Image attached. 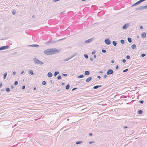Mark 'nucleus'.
I'll return each mask as SVG.
<instances>
[{
    "label": "nucleus",
    "instance_id": "f257e3e1",
    "mask_svg": "<svg viewBox=\"0 0 147 147\" xmlns=\"http://www.w3.org/2000/svg\"><path fill=\"white\" fill-rule=\"evenodd\" d=\"M44 53L47 55L53 54H54V52L53 51V49H49L45 50L44 51Z\"/></svg>",
    "mask_w": 147,
    "mask_h": 147
},
{
    "label": "nucleus",
    "instance_id": "f03ea898",
    "mask_svg": "<svg viewBox=\"0 0 147 147\" xmlns=\"http://www.w3.org/2000/svg\"><path fill=\"white\" fill-rule=\"evenodd\" d=\"M33 60L35 64H39L40 65H42L44 64V63L43 62L38 60L37 59V58L36 57L34 58H33Z\"/></svg>",
    "mask_w": 147,
    "mask_h": 147
},
{
    "label": "nucleus",
    "instance_id": "7ed1b4c3",
    "mask_svg": "<svg viewBox=\"0 0 147 147\" xmlns=\"http://www.w3.org/2000/svg\"><path fill=\"white\" fill-rule=\"evenodd\" d=\"M147 7L146 5L144 6H140L139 7L137 8L136 9V10H139L144 9H147Z\"/></svg>",
    "mask_w": 147,
    "mask_h": 147
},
{
    "label": "nucleus",
    "instance_id": "20e7f679",
    "mask_svg": "<svg viewBox=\"0 0 147 147\" xmlns=\"http://www.w3.org/2000/svg\"><path fill=\"white\" fill-rule=\"evenodd\" d=\"M146 0H140L139 1H138L137 2H136L132 6H136L139 4H140L141 3H142V2L145 1Z\"/></svg>",
    "mask_w": 147,
    "mask_h": 147
},
{
    "label": "nucleus",
    "instance_id": "39448f33",
    "mask_svg": "<svg viewBox=\"0 0 147 147\" xmlns=\"http://www.w3.org/2000/svg\"><path fill=\"white\" fill-rule=\"evenodd\" d=\"M114 73L113 70L111 69H109L107 72V75H109L112 74Z\"/></svg>",
    "mask_w": 147,
    "mask_h": 147
},
{
    "label": "nucleus",
    "instance_id": "423d86ee",
    "mask_svg": "<svg viewBox=\"0 0 147 147\" xmlns=\"http://www.w3.org/2000/svg\"><path fill=\"white\" fill-rule=\"evenodd\" d=\"M9 48V46L6 45V46H2L0 47V51L5 50V49H7Z\"/></svg>",
    "mask_w": 147,
    "mask_h": 147
},
{
    "label": "nucleus",
    "instance_id": "0eeeda50",
    "mask_svg": "<svg viewBox=\"0 0 147 147\" xmlns=\"http://www.w3.org/2000/svg\"><path fill=\"white\" fill-rule=\"evenodd\" d=\"M105 43L107 45H109L111 44V41L109 38H107L105 40Z\"/></svg>",
    "mask_w": 147,
    "mask_h": 147
},
{
    "label": "nucleus",
    "instance_id": "6e6552de",
    "mask_svg": "<svg viewBox=\"0 0 147 147\" xmlns=\"http://www.w3.org/2000/svg\"><path fill=\"white\" fill-rule=\"evenodd\" d=\"M129 23L125 24L122 27V28L124 29H126L129 26Z\"/></svg>",
    "mask_w": 147,
    "mask_h": 147
},
{
    "label": "nucleus",
    "instance_id": "1a4fd4ad",
    "mask_svg": "<svg viewBox=\"0 0 147 147\" xmlns=\"http://www.w3.org/2000/svg\"><path fill=\"white\" fill-rule=\"evenodd\" d=\"M94 39V38H91L90 39H89L86 40L85 41V42L86 43H89L91 42Z\"/></svg>",
    "mask_w": 147,
    "mask_h": 147
},
{
    "label": "nucleus",
    "instance_id": "9d476101",
    "mask_svg": "<svg viewBox=\"0 0 147 147\" xmlns=\"http://www.w3.org/2000/svg\"><path fill=\"white\" fill-rule=\"evenodd\" d=\"M39 45L37 44L32 45H27V47H38Z\"/></svg>",
    "mask_w": 147,
    "mask_h": 147
},
{
    "label": "nucleus",
    "instance_id": "9b49d317",
    "mask_svg": "<svg viewBox=\"0 0 147 147\" xmlns=\"http://www.w3.org/2000/svg\"><path fill=\"white\" fill-rule=\"evenodd\" d=\"M146 34L145 32H144L142 34L141 36L142 38H145L146 37Z\"/></svg>",
    "mask_w": 147,
    "mask_h": 147
},
{
    "label": "nucleus",
    "instance_id": "f8f14e48",
    "mask_svg": "<svg viewBox=\"0 0 147 147\" xmlns=\"http://www.w3.org/2000/svg\"><path fill=\"white\" fill-rule=\"evenodd\" d=\"M47 76L49 78H51L53 76V74L51 72H49L47 74Z\"/></svg>",
    "mask_w": 147,
    "mask_h": 147
},
{
    "label": "nucleus",
    "instance_id": "ddd939ff",
    "mask_svg": "<svg viewBox=\"0 0 147 147\" xmlns=\"http://www.w3.org/2000/svg\"><path fill=\"white\" fill-rule=\"evenodd\" d=\"M90 74V72L89 71H85L84 75L86 76H88Z\"/></svg>",
    "mask_w": 147,
    "mask_h": 147
},
{
    "label": "nucleus",
    "instance_id": "4468645a",
    "mask_svg": "<svg viewBox=\"0 0 147 147\" xmlns=\"http://www.w3.org/2000/svg\"><path fill=\"white\" fill-rule=\"evenodd\" d=\"M102 86L101 85H96L95 86L93 87V88L94 89H96L100 87H102Z\"/></svg>",
    "mask_w": 147,
    "mask_h": 147
},
{
    "label": "nucleus",
    "instance_id": "2eb2a0df",
    "mask_svg": "<svg viewBox=\"0 0 147 147\" xmlns=\"http://www.w3.org/2000/svg\"><path fill=\"white\" fill-rule=\"evenodd\" d=\"M53 51L54 52V54L56 52H58L59 51H60V50H58L57 49L55 48L53 49Z\"/></svg>",
    "mask_w": 147,
    "mask_h": 147
},
{
    "label": "nucleus",
    "instance_id": "dca6fc26",
    "mask_svg": "<svg viewBox=\"0 0 147 147\" xmlns=\"http://www.w3.org/2000/svg\"><path fill=\"white\" fill-rule=\"evenodd\" d=\"M92 78L91 77H89L86 80V82H88L92 80Z\"/></svg>",
    "mask_w": 147,
    "mask_h": 147
},
{
    "label": "nucleus",
    "instance_id": "f3484780",
    "mask_svg": "<svg viewBox=\"0 0 147 147\" xmlns=\"http://www.w3.org/2000/svg\"><path fill=\"white\" fill-rule=\"evenodd\" d=\"M143 113V111L141 110L138 109V113L139 114H142Z\"/></svg>",
    "mask_w": 147,
    "mask_h": 147
},
{
    "label": "nucleus",
    "instance_id": "a211bd4d",
    "mask_svg": "<svg viewBox=\"0 0 147 147\" xmlns=\"http://www.w3.org/2000/svg\"><path fill=\"white\" fill-rule=\"evenodd\" d=\"M59 73V72L58 71H55L54 74V76L55 77Z\"/></svg>",
    "mask_w": 147,
    "mask_h": 147
},
{
    "label": "nucleus",
    "instance_id": "6ab92c4d",
    "mask_svg": "<svg viewBox=\"0 0 147 147\" xmlns=\"http://www.w3.org/2000/svg\"><path fill=\"white\" fill-rule=\"evenodd\" d=\"M127 40L128 41L129 43H131L132 42L131 39L130 38H129V37L127 38Z\"/></svg>",
    "mask_w": 147,
    "mask_h": 147
},
{
    "label": "nucleus",
    "instance_id": "aec40b11",
    "mask_svg": "<svg viewBox=\"0 0 147 147\" xmlns=\"http://www.w3.org/2000/svg\"><path fill=\"white\" fill-rule=\"evenodd\" d=\"M136 47V46L135 44H133L131 46V48L132 49H135Z\"/></svg>",
    "mask_w": 147,
    "mask_h": 147
},
{
    "label": "nucleus",
    "instance_id": "412c9836",
    "mask_svg": "<svg viewBox=\"0 0 147 147\" xmlns=\"http://www.w3.org/2000/svg\"><path fill=\"white\" fill-rule=\"evenodd\" d=\"M84 76L83 74H82L81 75H79L77 77L78 78H84Z\"/></svg>",
    "mask_w": 147,
    "mask_h": 147
},
{
    "label": "nucleus",
    "instance_id": "4be33fe9",
    "mask_svg": "<svg viewBox=\"0 0 147 147\" xmlns=\"http://www.w3.org/2000/svg\"><path fill=\"white\" fill-rule=\"evenodd\" d=\"M112 43L114 46H116L117 44V43L115 41H113Z\"/></svg>",
    "mask_w": 147,
    "mask_h": 147
},
{
    "label": "nucleus",
    "instance_id": "5701e85b",
    "mask_svg": "<svg viewBox=\"0 0 147 147\" xmlns=\"http://www.w3.org/2000/svg\"><path fill=\"white\" fill-rule=\"evenodd\" d=\"M70 86L69 84H68L65 86V88L66 90H68L69 89Z\"/></svg>",
    "mask_w": 147,
    "mask_h": 147
},
{
    "label": "nucleus",
    "instance_id": "b1692460",
    "mask_svg": "<svg viewBox=\"0 0 147 147\" xmlns=\"http://www.w3.org/2000/svg\"><path fill=\"white\" fill-rule=\"evenodd\" d=\"M7 73H5L3 75V79H5L6 77L7 76Z\"/></svg>",
    "mask_w": 147,
    "mask_h": 147
},
{
    "label": "nucleus",
    "instance_id": "393cba45",
    "mask_svg": "<svg viewBox=\"0 0 147 147\" xmlns=\"http://www.w3.org/2000/svg\"><path fill=\"white\" fill-rule=\"evenodd\" d=\"M57 78L58 80H60L61 79L62 77L60 75H58L57 76Z\"/></svg>",
    "mask_w": 147,
    "mask_h": 147
},
{
    "label": "nucleus",
    "instance_id": "a878e982",
    "mask_svg": "<svg viewBox=\"0 0 147 147\" xmlns=\"http://www.w3.org/2000/svg\"><path fill=\"white\" fill-rule=\"evenodd\" d=\"M120 42L122 44H123L125 43V41L121 39L120 40Z\"/></svg>",
    "mask_w": 147,
    "mask_h": 147
},
{
    "label": "nucleus",
    "instance_id": "bb28decb",
    "mask_svg": "<svg viewBox=\"0 0 147 147\" xmlns=\"http://www.w3.org/2000/svg\"><path fill=\"white\" fill-rule=\"evenodd\" d=\"M82 141H77L76 142V144H80L81 143H82Z\"/></svg>",
    "mask_w": 147,
    "mask_h": 147
},
{
    "label": "nucleus",
    "instance_id": "cd10ccee",
    "mask_svg": "<svg viewBox=\"0 0 147 147\" xmlns=\"http://www.w3.org/2000/svg\"><path fill=\"white\" fill-rule=\"evenodd\" d=\"M29 74L31 75H33V71L32 70H30L29 72Z\"/></svg>",
    "mask_w": 147,
    "mask_h": 147
},
{
    "label": "nucleus",
    "instance_id": "c85d7f7f",
    "mask_svg": "<svg viewBox=\"0 0 147 147\" xmlns=\"http://www.w3.org/2000/svg\"><path fill=\"white\" fill-rule=\"evenodd\" d=\"M5 90L7 92H9L10 91V89L9 88H6Z\"/></svg>",
    "mask_w": 147,
    "mask_h": 147
},
{
    "label": "nucleus",
    "instance_id": "c756f323",
    "mask_svg": "<svg viewBox=\"0 0 147 147\" xmlns=\"http://www.w3.org/2000/svg\"><path fill=\"white\" fill-rule=\"evenodd\" d=\"M84 56L86 59H87L88 57V55L87 54H84Z\"/></svg>",
    "mask_w": 147,
    "mask_h": 147
},
{
    "label": "nucleus",
    "instance_id": "7c9ffc66",
    "mask_svg": "<svg viewBox=\"0 0 147 147\" xmlns=\"http://www.w3.org/2000/svg\"><path fill=\"white\" fill-rule=\"evenodd\" d=\"M77 54V53H75L73 55H72L71 57V58H72L76 56Z\"/></svg>",
    "mask_w": 147,
    "mask_h": 147
},
{
    "label": "nucleus",
    "instance_id": "2f4dec72",
    "mask_svg": "<svg viewBox=\"0 0 147 147\" xmlns=\"http://www.w3.org/2000/svg\"><path fill=\"white\" fill-rule=\"evenodd\" d=\"M46 84V82L45 81H44L42 82V84L43 85H45Z\"/></svg>",
    "mask_w": 147,
    "mask_h": 147
},
{
    "label": "nucleus",
    "instance_id": "473e14b6",
    "mask_svg": "<svg viewBox=\"0 0 147 147\" xmlns=\"http://www.w3.org/2000/svg\"><path fill=\"white\" fill-rule=\"evenodd\" d=\"M18 84V82L17 81H16L14 83V85L15 86H16Z\"/></svg>",
    "mask_w": 147,
    "mask_h": 147
},
{
    "label": "nucleus",
    "instance_id": "72a5a7b5",
    "mask_svg": "<svg viewBox=\"0 0 147 147\" xmlns=\"http://www.w3.org/2000/svg\"><path fill=\"white\" fill-rule=\"evenodd\" d=\"M126 58L127 59H129L130 58V56L129 55H127L126 56Z\"/></svg>",
    "mask_w": 147,
    "mask_h": 147
},
{
    "label": "nucleus",
    "instance_id": "f704fd0d",
    "mask_svg": "<svg viewBox=\"0 0 147 147\" xmlns=\"http://www.w3.org/2000/svg\"><path fill=\"white\" fill-rule=\"evenodd\" d=\"M102 52L103 53H105L106 52V50L105 49H102Z\"/></svg>",
    "mask_w": 147,
    "mask_h": 147
},
{
    "label": "nucleus",
    "instance_id": "c9c22d12",
    "mask_svg": "<svg viewBox=\"0 0 147 147\" xmlns=\"http://www.w3.org/2000/svg\"><path fill=\"white\" fill-rule=\"evenodd\" d=\"M128 69H125L123 71V72H127L128 70Z\"/></svg>",
    "mask_w": 147,
    "mask_h": 147
},
{
    "label": "nucleus",
    "instance_id": "e433bc0d",
    "mask_svg": "<svg viewBox=\"0 0 147 147\" xmlns=\"http://www.w3.org/2000/svg\"><path fill=\"white\" fill-rule=\"evenodd\" d=\"M71 59V57H69V58H68L67 59H65V60H64V61H68L69 60V59Z\"/></svg>",
    "mask_w": 147,
    "mask_h": 147
},
{
    "label": "nucleus",
    "instance_id": "4c0bfd02",
    "mask_svg": "<svg viewBox=\"0 0 147 147\" xmlns=\"http://www.w3.org/2000/svg\"><path fill=\"white\" fill-rule=\"evenodd\" d=\"M146 55V54L142 53L141 54V56L142 57H144Z\"/></svg>",
    "mask_w": 147,
    "mask_h": 147
},
{
    "label": "nucleus",
    "instance_id": "58836bf2",
    "mask_svg": "<svg viewBox=\"0 0 147 147\" xmlns=\"http://www.w3.org/2000/svg\"><path fill=\"white\" fill-rule=\"evenodd\" d=\"M16 13V11L15 10H14V11H13L12 12V14L13 15H14Z\"/></svg>",
    "mask_w": 147,
    "mask_h": 147
},
{
    "label": "nucleus",
    "instance_id": "ea45409f",
    "mask_svg": "<svg viewBox=\"0 0 147 147\" xmlns=\"http://www.w3.org/2000/svg\"><path fill=\"white\" fill-rule=\"evenodd\" d=\"M96 53V51H93L92 53V55Z\"/></svg>",
    "mask_w": 147,
    "mask_h": 147
},
{
    "label": "nucleus",
    "instance_id": "a19ab883",
    "mask_svg": "<svg viewBox=\"0 0 147 147\" xmlns=\"http://www.w3.org/2000/svg\"><path fill=\"white\" fill-rule=\"evenodd\" d=\"M62 75L63 76H66L67 75V74H62Z\"/></svg>",
    "mask_w": 147,
    "mask_h": 147
},
{
    "label": "nucleus",
    "instance_id": "79ce46f5",
    "mask_svg": "<svg viewBox=\"0 0 147 147\" xmlns=\"http://www.w3.org/2000/svg\"><path fill=\"white\" fill-rule=\"evenodd\" d=\"M139 102H140V103L141 104H143L144 102V101L143 100H140V101H139Z\"/></svg>",
    "mask_w": 147,
    "mask_h": 147
},
{
    "label": "nucleus",
    "instance_id": "37998d69",
    "mask_svg": "<svg viewBox=\"0 0 147 147\" xmlns=\"http://www.w3.org/2000/svg\"><path fill=\"white\" fill-rule=\"evenodd\" d=\"M126 61V60L125 59H123L122 60V61L123 63H125Z\"/></svg>",
    "mask_w": 147,
    "mask_h": 147
},
{
    "label": "nucleus",
    "instance_id": "c03bdc74",
    "mask_svg": "<svg viewBox=\"0 0 147 147\" xmlns=\"http://www.w3.org/2000/svg\"><path fill=\"white\" fill-rule=\"evenodd\" d=\"M25 86H23L22 87V90H24V89H25Z\"/></svg>",
    "mask_w": 147,
    "mask_h": 147
},
{
    "label": "nucleus",
    "instance_id": "a18cd8bd",
    "mask_svg": "<svg viewBox=\"0 0 147 147\" xmlns=\"http://www.w3.org/2000/svg\"><path fill=\"white\" fill-rule=\"evenodd\" d=\"M118 68H119V66H118V65H117L116 66V67H115L116 69H118Z\"/></svg>",
    "mask_w": 147,
    "mask_h": 147
},
{
    "label": "nucleus",
    "instance_id": "49530a36",
    "mask_svg": "<svg viewBox=\"0 0 147 147\" xmlns=\"http://www.w3.org/2000/svg\"><path fill=\"white\" fill-rule=\"evenodd\" d=\"M77 89V88H73L72 90V91H74L76 89Z\"/></svg>",
    "mask_w": 147,
    "mask_h": 147
},
{
    "label": "nucleus",
    "instance_id": "de8ad7c7",
    "mask_svg": "<svg viewBox=\"0 0 147 147\" xmlns=\"http://www.w3.org/2000/svg\"><path fill=\"white\" fill-rule=\"evenodd\" d=\"M2 85L3 84L1 82H0V88L1 87Z\"/></svg>",
    "mask_w": 147,
    "mask_h": 147
},
{
    "label": "nucleus",
    "instance_id": "09e8293b",
    "mask_svg": "<svg viewBox=\"0 0 147 147\" xmlns=\"http://www.w3.org/2000/svg\"><path fill=\"white\" fill-rule=\"evenodd\" d=\"M16 74V72L15 71H13V74L14 75H15Z\"/></svg>",
    "mask_w": 147,
    "mask_h": 147
},
{
    "label": "nucleus",
    "instance_id": "8fccbe9b",
    "mask_svg": "<svg viewBox=\"0 0 147 147\" xmlns=\"http://www.w3.org/2000/svg\"><path fill=\"white\" fill-rule=\"evenodd\" d=\"M98 73H100V74H102L103 73V71H99Z\"/></svg>",
    "mask_w": 147,
    "mask_h": 147
},
{
    "label": "nucleus",
    "instance_id": "3c124183",
    "mask_svg": "<svg viewBox=\"0 0 147 147\" xmlns=\"http://www.w3.org/2000/svg\"><path fill=\"white\" fill-rule=\"evenodd\" d=\"M140 28L141 29H142L143 28V27L142 26H140Z\"/></svg>",
    "mask_w": 147,
    "mask_h": 147
},
{
    "label": "nucleus",
    "instance_id": "603ef678",
    "mask_svg": "<svg viewBox=\"0 0 147 147\" xmlns=\"http://www.w3.org/2000/svg\"><path fill=\"white\" fill-rule=\"evenodd\" d=\"M94 142H93V141H90V142H89V144H92V143H93Z\"/></svg>",
    "mask_w": 147,
    "mask_h": 147
},
{
    "label": "nucleus",
    "instance_id": "864d4df0",
    "mask_svg": "<svg viewBox=\"0 0 147 147\" xmlns=\"http://www.w3.org/2000/svg\"><path fill=\"white\" fill-rule=\"evenodd\" d=\"M59 1V0H53V1L54 2Z\"/></svg>",
    "mask_w": 147,
    "mask_h": 147
},
{
    "label": "nucleus",
    "instance_id": "5fc2aeb1",
    "mask_svg": "<svg viewBox=\"0 0 147 147\" xmlns=\"http://www.w3.org/2000/svg\"><path fill=\"white\" fill-rule=\"evenodd\" d=\"M11 89H13V88L14 87L13 86H11Z\"/></svg>",
    "mask_w": 147,
    "mask_h": 147
},
{
    "label": "nucleus",
    "instance_id": "6e6d98bb",
    "mask_svg": "<svg viewBox=\"0 0 147 147\" xmlns=\"http://www.w3.org/2000/svg\"><path fill=\"white\" fill-rule=\"evenodd\" d=\"M114 60H112L111 61V63H114Z\"/></svg>",
    "mask_w": 147,
    "mask_h": 147
},
{
    "label": "nucleus",
    "instance_id": "4d7b16f0",
    "mask_svg": "<svg viewBox=\"0 0 147 147\" xmlns=\"http://www.w3.org/2000/svg\"><path fill=\"white\" fill-rule=\"evenodd\" d=\"M93 58H90V60L91 61H93Z\"/></svg>",
    "mask_w": 147,
    "mask_h": 147
},
{
    "label": "nucleus",
    "instance_id": "13d9d810",
    "mask_svg": "<svg viewBox=\"0 0 147 147\" xmlns=\"http://www.w3.org/2000/svg\"><path fill=\"white\" fill-rule=\"evenodd\" d=\"M92 135V133H90L89 134V135L90 136H91Z\"/></svg>",
    "mask_w": 147,
    "mask_h": 147
},
{
    "label": "nucleus",
    "instance_id": "bf43d9fd",
    "mask_svg": "<svg viewBox=\"0 0 147 147\" xmlns=\"http://www.w3.org/2000/svg\"><path fill=\"white\" fill-rule=\"evenodd\" d=\"M97 78L98 79H100V78L101 77L100 76H98Z\"/></svg>",
    "mask_w": 147,
    "mask_h": 147
},
{
    "label": "nucleus",
    "instance_id": "052dcab7",
    "mask_svg": "<svg viewBox=\"0 0 147 147\" xmlns=\"http://www.w3.org/2000/svg\"><path fill=\"white\" fill-rule=\"evenodd\" d=\"M96 57V56L95 55H94L93 57L94 58H95Z\"/></svg>",
    "mask_w": 147,
    "mask_h": 147
},
{
    "label": "nucleus",
    "instance_id": "680f3d73",
    "mask_svg": "<svg viewBox=\"0 0 147 147\" xmlns=\"http://www.w3.org/2000/svg\"><path fill=\"white\" fill-rule=\"evenodd\" d=\"M107 77V76L106 75H105L104 76V78H106Z\"/></svg>",
    "mask_w": 147,
    "mask_h": 147
},
{
    "label": "nucleus",
    "instance_id": "e2e57ef3",
    "mask_svg": "<svg viewBox=\"0 0 147 147\" xmlns=\"http://www.w3.org/2000/svg\"><path fill=\"white\" fill-rule=\"evenodd\" d=\"M36 87H34V88H33V90H36Z\"/></svg>",
    "mask_w": 147,
    "mask_h": 147
},
{
    "label": "nucleus",
    "instance_id": "0e129e2a",
    "mask_svg": "<svg viewBox=\"0 0 147 147\" xmlns=\"http://www.w3.org/2000/svg\"><path fill=\"white\" fill-rule=\"evenodd\" d=\"M24 71H22V72H21V74H23V73H24Z\"/></svg>",
    "mask_w": 147,
    "mask_h": 147
},
{
    "label": "nucleus",
    "instance_id": "69168bd1",
    "mask_svg": "<svg viewBox=\"0 0 147 147\" xmlns=\"http://www.w3.org/2000/svg\"><path fill=\"white\" fill-rule=\"evenodd\" d=\"M61 85L62 86L64 85H65V83H62L61 84Z\"/></svg>",
    "mask_w": 147,
    "mask_h": 147
},
{
    "label": "nucleus",
    "instance_id": "338daca9",
    "mask_svg": "<svg viewBox=\"0 0 147 147\" xmlns=\"http://www.w3.org/2000/svg\"><path fill=\"white\" fill-rule=\"evenodd\" d=\"M127 128V126H125L124 127V128Z\"/></svg>",
    "mask_w": 147,
    "mask_h": 147
},
{
    "label": "nucleus",
    "instance_id": "774afa93",
    "mask_svg": "<svg viewBox=\"0 0 147 147\" xmlns=\"http://www.w3.org/2000/svg\"><path fill=\"white\" fill-rule=\"evenodd\" d=\"M32 18H35V16L34 15H33L32 16Z\"/></svg>",
    "mask_w": 147,
    "mask_h": 147
}]
</instances>
